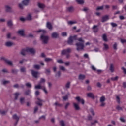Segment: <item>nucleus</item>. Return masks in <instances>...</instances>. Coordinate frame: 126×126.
I'll return each mask as SVG.
<instances>
[{
	"label": "nucleus",
	"mask_w": 126,
	"mask_h": 126,
	"mask_svg": "<svg viewBox=\"0 0 126 126\" xmlns=\"http://www.w3.org/2000/svg\"><path fill=\"white\" fill-rule=\"evenodd\" d=\"M5 63H7V64H8L9 65H12V62H11V61L10 60H5Z\"/></svg>",
	"instance_id": "nucleus-17"
},
{
	"label": "nucleus",
	"mask_w": 126,
	"mask_h": 126,
	"mask_svg": "<svg viewBox=\"0 0 126 126\" xmlns=\"http://www.w3.org/2000/svg\"><path fill=\"white\" fill-rule=\"evenodd\" d=\"M68 11L71 12L73 10V7H69L68 8Z\"/></svg>",
	"instance_id": "nucleus-42"
},
{
	"label": "nucleus",
	"mask_w": 126,
	"mask_h": 126,
	"mask_svg": "<svg viewBox=\"0 0 126 126\" xmlns=\"http://www.w3.org/2000/svg\"><path fill=\"white\" fill-rule=\"evenodd\" d=\"M105 96H102L101 97H100V102H105Z\"/></svg>",
	"instance_id": "nucleus-35"
},
{
	"label": "nucleus",
	"mask_w": 126,
	"mask_h": 126,
	"mask_svg": "<svg viewBox=\"0 0 126 126\" xmlns=\"http://www.w3.org/2000/svg\"><path fill=\"white\" fill-rule=\"evenodd\" d=\"M22 3L24 5H27L29 3V0H24L22 1Z\"/></svg>",
	"instance_id": "nucleus-19"
},
{
	"label": "nucleus",
	"mask_w": 126,
	"mask_h": 126,
	"mask_svg": "<svg viewBox=\"0 0 126 126\" xmlns=\"http://www.w3.org/2000/svg\"><path fill=\"white\" fill-rule=\"evenodd\" d=\"M47 28H48V29H50V30H52V24H51V23L47 22Z\"/></svg>",
	"instance_id": "nucleus-16"
},
{
	"label": "nucleus",
	"mask_w": 126,
	"mask_h": 126,
	"mask_svg": "<svg viewBox=\"0 0 126 126\" xmlns=\"http://www.w3.org/2000/svg\"><path fill=\"white\" fill-rule=\"evenodd\" d=\"M38 7H39V8H44V7H45V5H44L41 3H39Z\"/></svg>",
	"instance_id": "nucleus-29"
},
{
	"label": "nucleus",
	"mask_w": 126,
	"mask_h": 126,
	"mask_svg": "<svg viewBox=\"0 0 126 126\" xmlns=\"http://www.w3.org/2000/svg\"><path fill=\"white\" fill-rule=\"evenodd\" d=\"M93 29L94 32H95V33H96V32H98V26H94L93 28Z\"/></svg>",
	"instance_id": "nucleus-22"
},
{
	"label": "nucleus",
	"mask_w": 126,
	"mask_h": 126,
	"mask_svg": "<svg viewBox=\"0 0 126 126\" xmlns=\"http://www.w3.org/2000/svg\"><path fill=\"white\" fill-rule=\"evenodd\" d=\"M7 83H9V81H3V84L5 85V84H7Z\"/></svg>",
	"instance_id": "nucleus-45"
},
{
	"label": "nucleus",
	"mask_w": 126,
	"mask_h": 126,
	"mask_svg": "<svg viewBox=\"0 0 126 126\" xmlns=\"http://www.w3.org/2000/svg\"><path fill=\"white\" fill-rule=\"evenodd\" d=\"M98 123V121L97 120H94V122H92L91 124L92 125H95V124Z\"/></svg>",
	"instance_id": "nucleus-59"
},
{
	"label": "nucleus",
	"mask_w": 126,
	"mask_h": 126,
	"mask_svg": "<svg viewBox=\"0 0 126 126\" xmlns=\"http://www.w3.org/2000/svg\"><path fill=\"white\" fill-rule=\"evenodd\" d=\"M122 69L123 71L125 74H126V69L124 67H122Z\"/></svg>",
	"instance_id": "nucleus-48"
},
{
	"label": "nucleus",
	"mask_w": 126,
	"mask_h": 126,
	"mask_svg": "<svg viewBox=\"0 0 126 126\" xmlns=\"http://www.w3.org/2000/svg\"><path fill=\"white\" fill-rule=\"evenodd\" d=\"M51 36H52V38L56 39V38H58V37H59V33H58L57 32H53Z\"/></svg>",
	"instance_id": "nucleus-9"
},
{
	"label": "nucleus",
	"mask_w": 126,
	"mask_h": 126,
	"mask_svg": "<svg viewBox=\"0 0 126 126\" xmlns=\"http://www.w3.org/2000/svg\"><path fill=\"white\" fill-rule=\"evenodd\" d=\"M103 8H104V6H100V7H98L96 8V10H102Z\"/></svg>",
	"instance_id": "nucleus-36"
},
{
	"label": "nucleus",
	"mask_w": 126,
	"mask_h": 126,
	"mask_svg": "<svg viewBox=\"0 0 126 126\" xmlns=\"http://www.w3.org/2000/svg\"><path fill=\"white\" fill-rule=\"evenodd\" d=\"M101 102V104L100 105L101 107H104V106H105V102Z\"/></svg>",
	"instance_id": "nucleus-62"
},
{
	"label": "nucleus",
	"mask_w": 126,
	"mask_h": 126,
	"mask_svg": "<svg viewBox=\"0 0 126 126\" xmlns=\"http://www.w3.org/2000/svg\"><path fill=\"white\" fill-rule=\"evenodd\" d=\"M68 96H69V94H66V95H65V96H63V99L64 100V101L67 100V99H68Z\"/></svg>",
	"instance_id": "nucleus-28"
},
{
	"label": "nucleus",
	"mask_w": 126,
	"mask_h": 126,
	"mask_svg": "<svg viewBox=\"0 0 126 126\" xmlns=\"http://www.w3.org/2000/svg\"><path fill=\"white\" fill-rule=\"evenodd\" d=\"M20 20H21V21H25V20H26V19L24 18V17H21L20 18Z\"/></svg>",
	"instance_id": "nucleus-57"
},
{
	"label": "nucleus",
	"mask_w": 126,
	"mask_h": 126,
	"mask_svg": "<svg viewBox=\"0 0 126 126\" xmlns=\"http://www.w3.org/2000/svg\"><path fill=\"white\" fill-rule=\"evenodd\" d=\"M121 43H122V44H124V43H126V40L124 39H121Z\"/></svg>",
	"instance_id": "nucleus-49"
},
{
	"label": "nucleus",
	"mask_w": 126,
	"mask_h": 126,
	"mask_svg": "<svg viewBox=\"0 0 126 126\" xmlns=\"http://www.w3.org/2000/svg\"><path fill=\"white\" fill-rule=\"evenodd\" d=\"M19 7H20V8H21V9L23 8V4H19Z\"/></svg>",
	"instance_id": "nucleus-63"
},
{
	"label": "nucleus",
	"mask_w": 126,
	"mask_h": 126,
	"mask_svg": "<svg viewBox=\"0 0 126 126\" xmlns=\"http://www.w3.org/2000/svg\"><path fill=\"white\" fill-rule=\"evenodd\" d=\"M26 86L27 87H31L32 86L31 84H30V83H27L26 84Z\"/></svg>",
	"instance_id": "nucleus-44"
},
{
	"label": "nucleus",
	"mask_w": 126,
	"mask_h": 126,
	"mask_svg": "<svg viewBox=\"0 0 126 126\" xmlns=\"http://www.w3.org/2000/svg\"><path fill=\"white\" fill-rule=\"evenodd\" d=\"M62 35L63 37H64L65 36H67V33L65 32H63L62 33Z\"/></svg>",
	"instance_id": "nucleus-43"
},
{
	"label": "nucleus",
	"mask_w": 126,
	"mask_h": 126,
	"mask_svg": "<svg viewBox=\"0 0 126 126\" xmlns=\"http://www.w3.org/2000/svg\"><path fill=\"white\" fill-rule=\"evenodd\" d=\"M76 23V21H70L68 22V24L70 25H72V24H75Z\"/></svg>",
	"instance_id": "nucleus-25"
},
{
	"label": "nucleus",
	"mask_w": 126,
	"mask_h": 126,
	"mask_svg": "<svg viewBox=\"0 0 126 126\" xmlns=\"http://www.w3.org/2000/svg\"><path fill=\"white\" fill-rule=\"evenodd\" d=\"M60 125L61 126H64L65 125H64V122L63 120H61L60 121Z\"/></svg>",
	"instance_id": "nucleus-41"
},
{
	"label": "nucleus",
	"mask_w": 126,
	"mask_h": 126,
	"mask_svg": "<svg viewBox=\"0 0 126 126\" xmlns=\"http://www.w3.org/2000/svg\"><path fill=\"white\" fill-rule=\"evenodd\" d=\"M109 20V16H105L102 17V22H105V21H107V20Z\"/></svg>",
	"instance_id": "nucleus-12"
},
{
	"label": "nucleus",
	"mask_w": 126,
	"mask_h": 126,
	"mask_svg": "<svg viewBox=\"0 0 126 126\" xmlns=\"http://www.w3.org/2000/svg\"><path fill=\"white\" fill-rule=\"evenodd\" d=\"M102 39L105 42H107V41H108V39H107V35L105 34L103 35Z\"/></svg>",
	"instance_id": "nucleus-23"
},
{
	"label": "nucleus",
	"mask_w": 126,
	"mask_h": 126,
	"mask_svg": "<svg viewBox=\"0 0 126 126\" xmlns=\"http://www.w3.org/2000/svg\"><path fill=\"white\" fill-rule=\"evenodd\" d=\"M40 39L44 44H47L49 41V36L42 34L40 36Z\"/></svg>",
	"instance_id": "nucleus-3"
},
{
	"label": "nucleus",
	"mask_w": 126,
	"mask_h": 126,
	"mask_svg": "<svg viewBox=\"0 0 126 126\" xmlns=\"http://www.w3.org/2000/svg\"><path fill=\"white\" fill-rule=\"evenodd\" d=\"M20 102L21 104H23L24 103V98H21L20 99Z\"/></svg>",
	"instance_id": "nucleus-50"
},
{
	"label": "nucleus",
	"mask_w": 126,
	"mask_h": 126,
	"mask_svg": "<svg viewBox=\"0 0 126 126\" xmlns=\"http://www.w3.org/2000/svg\"><path fill=\"white\" fill-rule=\"evenodd\" d=\"M21 72H25V68L22 67L21 68Z\"/></svg>",
	"instance_id": "nucleus-55"
},
{
	"label": "nucleus",
	"mask_w": 126,
	"mask_h": 126,
	"mask_svg": "<svg viewBox=\"0 0 126 126\" xmlns=\"http://www.w3.org/2000/svg\"><path fill=\"white\" fill-rule=\"evenodd\" d=\"M35 89H42L46 94L48 93V91H47L46 88H45L44 86H41L40 83H39V84L38 85H35Z\"/></svg>",
	"instance_id": "nucleus-4"
},
{
	"label": "nucleus",
	"mask_w": 126,
	"mask_h": 126,
	"mask_svg": "<svg viewBox=\"0 0 126 126\" xmlns=\"http://www.w3.org/2000/svg\"><path fill=\"white\" fill-rule=\"evenodd\" d=\"M87 96L92 99H94V94L92 93H89L87 94Z\"/></svg>",
	"instance_id": "nucleus-11"
},
{
	"label": "nucleus",
	"mask_w": 126,
	"mask_h": 126,
	"mask_svg": "<svg viewBox=\"0 0 126 126\" xmlns=\"http://www.w3.org/2000/svg\"><path fill=\"white\" fill-rule=\"evenodd\" d=\"M40 119H41V120H45L46 119V117L44 115L42 116L41 117H40L39 118Z\"/></svg>",
	"instance_id": "nucleus-54"
},
{
	"label": "nucleus",
	"mask_w": 126,
	"mask_h": 126,
	"mask_svg": "<svg viewBox=\"0 0 126 126\" xmlns=\"http://www.w3.org/2000/svg\"><path fill=\"white\" fill-rule=\"evenodd\" d=\"M20 94L19 93H16L15 94V100H17L18 95Z\"/></svg>",
	"instance_id": "nucleus-32"
},
{
	"label": "nucleus",
	"mask_w": 126,
	"mask_h": 126,
	"mask_svg": "<svg viewBox=\"0 0 126 126\" xmlns=\"http://www.w3.org/2000/svg\"><path fill=\"white\" fill-rule=\"evenodd\" d=\"M34 67L35 68V69H40V65H34Z\"/></svg>",
	"instance_id": "nucleus-37"
},
{
	"label": "nucleus",
	"mask_w": 126,
	"mask_h": 126,
	"mask_svg": "<svg viewBox=\"0 0 126 126\" xmlns=\"http://www.w3.org/2000/svg\"><path fill=\"white\" fill-rule=\"evenodd\" d=\"M13 118L15 120H16V121H17L16 124H17V123L19 120V117H18V116H17V115L16 114H15L13 116ZM16 124H15V125H16Z\"/></svg>",
	"instance_id": "nucleus-13"
},
{
	"label": "nucleus",
	"mask_w": 126,
	"mask_h": 126,
	"mask_svg": "<svg viewBox=\"0 0 126 126\" xmlns=\"http://www.w3.org/2000/svg\"><path fill=\"white\" fill-rule=\"evenodd\" d=\"M94 52H100V49H99V48H96L94 49Z\"/></svg>",
	"instance_id": "nucleus-61"
},
{
	"label": "nucleus",
	"mask_w": 126,
	"mask_h": 126,
	"mask_svg": "<svg viewBox=\"0 0 126 126\" xmlns=\"http://www.w3.org/2000/svg\"><path fill=\"white\" fill-rule=\"evenodd\" d=\"M118 78V76H116L115 77L111 78V80H113V81H116V80H117Z\"/></svg>",
	"instance_id": "nucleus-33"
},
{
	"label": "nucleus",
	"mask_w": 126,
	"mask_h": 126,
	"mask_svg": "<svg viewBox=\"0 0 126 126\" xmlns=\"http://www.w3.org/2000/svg\"><path fill=\"white\" fill-rule=\"evenodd\" d=\"M56 76H57L58 77H60V76H61L60 71L58 72V73L56 74Z\"/></svg>",
	"instance_id": "nucleus-52"
},
{
	"label": "nucleus",
	"mask_w": 126,
	"mask_h": 126,
	"mask_svg": "<svg viewBox=\"0 0 126 126\" xmlns=\"http://www.w3.org/2000/svg\"><path fill=\"white\" fill-rule=\"evenodd\" d=\"M27 19L28 20H31L32 19V16H31V14H29L27 17Z\"/></svg>",
	"instance_id": "nucleus-27"
},
{
	"label": "nucleus",
	"mask_w": 126,
	"mask_h": 126,
	"mask_svg": "<svg viewBox=\"0 0 126 126\" xmlns=\"http://www.w3.org/2000/svg\"><path fill=\"white\" fill-rule=\"evenodd\" d=\"M59 68L60 69H61V70H63V71H64V70H65V68H64V67L63 66H60Z\"/></svg>",
	"instance_id": "nucleus-38"
},
{
	"label": "nucleus",
	"mask_w": 126,
	"mask_h": 126,
	"mask_svg": "<svg viewBox=\"0 0 126 126\" xmlns=\"http://www.w3.org/2000/svg\"><path fill=\"white\" fill-rule=\"evenodd\" d=\"M110 70L111 71V72H114V65H113V64L110 65Z\"/></svg>",
	"instance_id": "nucleus-26"
},
{
	"label": "nucleus",
	"mask_w": 126,
	"mask_h": 126,
	"mask_svg": "<svg viewBox=\"0 0 126 126\" xmlns=\"http://www.w3.org/2000/svg\"><path fill=\"white\" fill-rule=\"evenodd\" d=\"M85 78V76L84 75H80L79 76V79L80 80H83Z\"/></svg>",
	"instance_id": "nucleus-24"
},
{
	"label": "nucleus",
	"mask_w": 126,
	"mask_h": 126,
	"mask_svg": "<svg viewBox=\"0 0 126 126\" xmlns=\"http://www.w3.org/2000/svg\"><path fill=\"white\" fill-rule=\"evenodd\" d=\"M78 40L79 42L76 43L77 51H82L84 49V40L82 38H80L77 39V36H70L68 40V44L69 45H73V41Z\"/></svg>",
	"instance_id": "nucleus-1"
},
{
	"label": "nucleus",
	"mask_w": 126,
	"mask_h": 126,
	"mask_svg": "<svg viewBox=\"0 0 126 126\" xmlns=\"http://www.w3.org/2000/svg\"><path fill=\"white\" fill-rule=\"evenodd\" d=\"M76 1L79 4H83V3H84V0H76Z\"/></svg>",
	"instance_id": "nucleus-20"
},
{
	"label": "nucleus",
	"mask_w": 126,
	"mask_h": 126,
	"mask_svg": "<svg viewBox=\"0 0 126 126\" xmlns=\"http://www.w3.org/2000/svg\"><path fill=\"white\" fill-rule=\"evenodd\" d=\"M111 25L113 27H116V26H117V24L115 23H111Z\"/></svg>",
	"instance_id": "nucleus-53"
},
{
	"label": "nucleus",
	"mask_w": 126,
	"mask_h": 126,
	"mask_svg": "<svg viewBox=\"0 0 126 126\" xmlns=\"http://www.w3.org/2000/svg\"><path fill=\"white\" fill-rule=\"evenodd\" d=\"M7 25L9 27H11V26H12V21L11 20L8 21Z\"/></svg>",
	"instance_id": "nucleus-30"
},
{
	"label": "nucleus",
	"mask_w": 126,
	"mask_h": 126,
	"mask_svg": "<svg viewBox=\"0 0 126 126\" xmlns=\"http://www.w3.org/2000/svg\"><path fill=\"white\" fill-rule=\"evenodd\" d=\"M42 103H43V100H41L40 98H37V101L36 102L37 105L38 106H42Z\"/></svg>",
	"instance_id": "nucleus-8"
},
{
	"label": "nucleus",
	"mask_w": 126,
	"mask_h": 126,
	"mask_svg": "<svg viewBox=\"0 0 126 126\" xmlns=\"http://www.w3.org/2000/svg\"><path fill=\"white\" fill-rule=\"evenodd\" d=\"M32 74L33 76V77H35V78H37V77L39 76V72H38L37 71H35L34 70L32 71Z\"/></svg>",
	"instance_id": "nucleus-6"
},
{
	"label": "nucleus",
	"mask_w": 126,
	"mask_h": 126,
	"mask_svg": "<svg viewBox=\"0 0 126 126\" xmlns=\"http://www.w3.org/2000/svg\"><path fill=\"white\" fill-rule=\"evenodd\" d=\"M70 85V83L67 82V84H66V88H68Z\"/></svg>",
	"instance_id": "nucleus-51"
},
{
	"label": "nucleus",
	"mask_w": 126,
	"mask_h": 126,
	"mask_svg": "<svg viewBox=\"0 0 126 126\" xmlns=\"http://www.w3.org/2000/svg\"><path fill=\"white\" fill-rule=\"evenodd\" d=\"M45 62H52L53 60L51 58H45Z\"/></svg>",
	"instance_id": "nucleus-39"
},
{
	"label": "nucleus",
	"mask_w": 126,
	"mask_h": 126,
	"mask_svg": "<svg viewBox=\"0 0 126 126\" xmlns=\"http://www.w3.org/2000/svg\"><path fill=\"white\" fill-rule=\"evenodd\" d=\"M27 53H31V54H34L35 53V49H34L33 48L27 47L26 49H22L21 52V54L23 56H25V55Z\"/></svg>",
	"instance_id": "nucleus-2"
},
{
	"label": "nucleus",
	"mask_w": 126,
	"mask_h": 126,
	"mask_svg": "<svg viewBox=\"0 0 126 126\" xmlns=\"http://www.w3.org/2000/svg\"><path fill=\"white\" fill-rule=\"evenodd\" d=\"M0 114H1V115H5V114H6V111H0Z\"/></svg>",
	"instance_id": "nucleus-47"
},
{
	"label": "nucleus",
	"mask_w": 126,
	"mask_h": 126,
	"mask_svg": "<svg viewBox=\"0 0 126 126\" xmlns=\"http://www.w3.org/2000/svg\"><path fill=\"white\" fill-rule=\"evenodd\" d=\"M5 45L7 46V47H11V46L13 45V43L10 41H8L6 43Z\"/></svg>",
	"instance_id": "nucleus-15"
},
{
	"label": "nucleus",
	"mask_w": 126,
	"mask_h": 126,
	"mask_svg": "<svg viewBox=\"0 0 126 126\" xmlns=\"http://www.w3.org/2000/svg\"><path fill=\"white\" fill-rule=\"evenodd\" d=\"M103 46H104V48H103V50H109V45L106 43H104L103 44Z\"/></svg>",
	"instance_id": "nucleus-21"
},
{
	"label": "nucleus",
	"mask_w": 126,
	"mask_h": 126,
	"mask_svg": "<svg viewBox=\"0 0 126 126\" xmlns=\"http://www.w3.org/2000/svg\"><path fill=\"white\" fill-rule=\"evenodd\" d=\"M117 101L118 103H120V97L118 96H116Z\"/></svg>",
	"instance_id": "nucleus-60"
},
{
	"label": "nucleus",
	"mask_w": 126,
	"mask_h": 126,
	"mask_svg": "<svg viewBox=\"0 0 126 126\" xmlns=\"http://www.w3.org/2000/svg\"><path fill=\"white\" fill-rule=\"evenodd\" d=\"M5 8L7 12H10L11 11V8L9 5H6Z\"/></svg>",
	"instance_id": "nucleus-10"
},
{
	"label": "nucleus",
	"mask_w": 126,
	"mask_h": 126,
	"mask_svg": "<svg viewBox=\"0 0 126 126\" xmlns=\"http://www.w3.org/2000/svg\"><path fill=\"white\" fill-rule=\"evenodd\" d=\"M12 72L13 73H16L17 72V70H15V69H13V70H12Z\"/></svg>",
	"instance_id": "nucleus-64"
},
{
	"label": "nucleus",
	"mask_w": 126,
	"mask_h": 126,
	"mask_svg": "<svg viewBox=\"0 0 126 126\" xmlns=\"http://www.w3.org/2000/svg\"><path fill=\"white\" fill-rule=\"evenodd\" d=\"M57 62L59 63H63V61L62 60H57Z\"/></svg>",
	"instance_id": "nucleus-46"
},
{
	"label": "nucleus",
	"mask_w": 126,
	"mask_h": 126,
	"mask_svg": "<svg viewBox=\"0 0 126 126\" xmlns=\"http://www.w3.org/2000/svg\"><path fill=\"white\" fill-rule=\"evenodd\" d=\"M70 52H71V49L70 48H68L66 50H63L62 51V55H68Z\"/></svg>",
	"instance_id": "nucleus-5"
},
{
	"label": "nucleus",
	"mask_w": 126,
	"mask_h": 126,
	"mask_svg": "<svg viewBox=\"0 0 126 126\" xmlns=\"http://www.w3.org/2000/svg\"><path fill=\"white\" fill-rule=\"evenodd\" d=\"M37 33H45L46 31L45 30H39L37 31Z\"/></svg>",
	"instance_id": "nucleus-31"
},
{
	"label": "nucleus",
	"mask_w": 126,
	"mask_h": 126,
	"mask_svg": "<svg viewBox=\"0 0 126 126\" xmlns=\"http://www.w3.org/2000/svg\"><path fill=\"white\" fill-rule=\"evenodd\" d=\"M73 105L75 110H79L80 108H79V106H78V104L74 103Z\"/></svg>",
	"instance_id": "nucleus-18"
},
{
	"label": "nucleus",
	"mask_w": 126,
	"mask_h": 126,
	"mask_svg": "<svg viewBox=\"0 0 126 126\" xmlns=\"http://www.w3.org/2000/svg\"><path fill=\"white\" fill-rule=\"evenodd\" d=\"M76 100L79 102H81L83 105L84 104V100L80 98V97L78 96L76 97Z\"/></svg>",
	"instance_id": "nucleus-7"
},
{
	"label": "nucleus",
	"mask_w": 126,
	"mask_h": 126,
	"mask_svg": "<svg viewBox=\"0 0 126 126\" xmlns=\"http://www.w3.org/2000/svg\"><path fill=\"white\" fill-rule=\"evenodd\" d=\"M90 111L91 112V113H92L93 116H94L95 115V113H94V111H93V109L92 108H91L90 109Z\"/></svg>",
	"instance_id": "nucleus-40"
},
{
	"label": "nucleus",
	"mask_w": 126,
	"mask_h": 126,
	"mask_svg": "<svg viewBox=\"0 0 126 126\" xmlns=\"http://www.w3.org/2000/svg\"><path fill=\"white\" fill-rule=\"evenodd\" d=\"M18 33L19 35H21V36H24V30H19Z\"/></svg>",
	"instance_id": "nucleus-14"
},
{
	"label": "nucleus",
	"mask_w": 126,
	"mask_h": 126,
	"mask_svg": "<svg viewBox=\"0 0 126 126\" xmlns=\"http://www.w3.org/2000/svg\"><path fill=\"white\" fill-rule=\"evenodd\" d=\"M45 81H46V80H45V79L44 78H41L40 79V84H42V83H45Z\"/></svg>",
	"instance_id": "nucleus-34"
},
{
	"label": "nucleus",
	"mask_w": 126,
	"mask_h": 126,
	"mask_svg": "<svg viewBox=\"0 0 126 126\" xmlns=\"http://www.w3.org/2000/svg\"><path fill=\"white\" fill-rule=\"evenodd\" d=\"M117 43H115L113 45V48L114 50H117Z\"/></svg>",
	"instance_id": "nucleus-56"
},
{
	"label": "nucleus",
	"mask_w": 126,
	"mask_h": 126,
	"mask_svg": "<svg viewBox=\"0 0 126 126\" xmlns=\"http://www.w3.org/2000/svg\"><path fill=\"white\" fill-rule=\"evenodd\" d=\"M120 120L121 122H123V123H125V119H124L123 117H121Z\"/></svg>",
	"instance_id": "nucleus-58"
}]
</instances>
